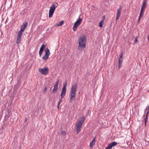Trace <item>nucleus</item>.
<instances>
[{"label":"nucleus","instance_id":"4","mask_svg":"<svg viewBox=\"0 0 149 149\" xmlns=\"http://www.w3.org/2000/svg\"><path fill=\"white\" fill-rule=\"evenodd\" d=\"M45 54L42 57V59L44 61H46L49 58V56L50 54L49 50L48 47H47L45 50Z\"/></svg>","mask_w":149,"mask_h":149},{"label":"nucleus","instance_id":"19","mask_svg":"<svg viewBox=\"0 0 149 149\" xmlns=\"http://www.w3.org/2000/svg\"><path fill=\"white\" fill-rule=\"evenodd\" d=\"M144 11L142 10H141L139 17H140V18H141V17H142L143 16Z\"/></svg>","mask_w":149,"mask_h":149},{"label":"nucleus","instance_id":"5","mask_svg":"<svg viewBox=\"0 0 149 149\" xmlns=\"http://www.w3.org/2000/svg\"><path fill=\"white\" fill-rule=\"evenodd\" d=\"M38 71L41 74L44 75H47L49 72L48 68L47 67L44 68H40Z\"/></svg>","mask_w":149,"mask_h":149},{"label":"nucleus","instance_id":"24","mask_svg":"<svg viewBox=\"0 0 149 149\" xmlns=\"http://www.w3.org/2000/svg\"><path fill=\"white\" fill-rule=\"evenodd\" d=\"M122 61H123V59H120V58H119V63L121 64L122 63Z\"/></svg>","mask_w":149,"mask_h":149},{"label":"nucleus","instance_id":"30","mask_svg":"<svg viewBox=\"0 0 149 149\" xmlns=\"http://www.w3.org/2000/svg\"><path fill=\"white\" fill-rule=\"evenodd\" d=\"M123 57V54H122L120 55V58H120V59H122V58Z\"/></svg>","mask_w":149,"mask_h":149},{"label":"nucleus","instance_id":"26","mask_svg":"<svg viewBox=\"0 0 149 149\" xmlns=\"http://www.w3.org/2000/svg\"><path fill=\"white\" fill-rule=\"evenodd\" d=\"M59 80H58L56 82V84L55 85H56V86H58V84H59Z\"/></svg>","mask_w":149,"mask_h":149},{"label":"nucleus","instance_id":"28","mask_svg":"<svg viewBox=\"0 0 149 149\" xmlns=\"http://www.w3.org/2000/svg\"><path fill=\"white\" fill-rule=\"evenodd\" d=\"M138 40H137V37H136L135 40L134 41V43L135 44L137 42H138Z\"/></svg>","mask_w":149,"mask_h":149},{"label":"nucleus","instance_id":"16","mask_svg":"<svg viewBox=\"0 0 149 149\" xmlns=\"http://www.w3.org/2000/svg\"><path fill=\"white\" fill-rule=\"evenodd\" d=\"M58 89V86L54 85V88L52 91V93H56Z\"/></svg>","mask_w":149,"mask_h":149},{"label":"nucleus","instance_id":"25","mask_svg":"<svg viewBox=\"0 0 149 149\" xmlns=\"http://www.w3.org/2000/svg\"><path fill=\"white\" fill-rule=\"evenodd\" d=\"M149 109V106H147L146 109L145 110V112L147 111V112L148 111V110Z\"/></svg>","mask_w":149,"mask_h":149},{"label":"nucleus","instance_id":"9","mask_svg":"<svg viewBox=\"0 0 149 149\" xmlns=\"http://www.w3.org/2000/svg\"><path fill=\"white\" fill-rule=\"evenodd\" d=\"M27 25V23L26 22H24L23 23L22 25L21 26V28L19 32L22 33L26 29Z\"/></svg>","mask_w":149,"mask_h":149},{"label":"nucleus","instance_id":"17","mask_svg":"<svg viewBox=\"0 0 149 149\" xmlns=\"http://www.w3.org/2000/svg\"><path fill=\"white\" fill-rule=\"evenodd\" d=\"M149 113V111H148L147 112V114H146V117L145 119V121H145V126H146V124L148 121V114Z\"/></svg>","mask_w":149,"mask_h":149},{"label":"nucleus","instance_id":"10","mask_svg":"<svg viewBox=\"0 0 149 149\" xmlns=\"http://www.w3.org/2000/svg\"><path fill=\"white\" fill-rule=\"evenodd\" d=\"M22 34V33L19 32L17 36V38L16 43L17 44H19L21 42V36Z\"/></svg>","mask_w":149,"mask_h":149},{"label":"nucleus","instance_id":"7","mask_svg":"<svg viewBox=\"0 0 149 149\" xmlns=\"http://www.w3.org/2000/svg\"><path fill=\"white\" fill-rule=\"evenodd\" d=\"M82 21V19L79 18V19L77 20L74 23L73 27V29L74 31H75L77 30V27L80 24Z\"/></svg>","mask_w":149,"mask_h":149},{"label":"nucleus","instance_id":"23","mask_svg":"<svg viewBox=\"0 0 149 149\" xmlns=\"http://www.w3.org/2000/svg\"><path fill=\"white\" fill-rule=\"evenodd\" d=\"M47 88L46 87L44 89L43 91V92L44 94H45L46 93V91H47Z\"/></svg>","mask_w":149,"mask_h":149},{"label":"nucleus","instance_id":"14","mask_svg":"<svg viewBox=\"0 0 149 149\" xmlns=\"http://www.w3.org/2000/svg\"><path fill=\"white\" fill-rule=\"evenodd\" d=\"M147 2V0H143L141 10H142L144 11H145L146 5Z\"/></svg>","mask_w":149,"mask_h":149},{"label":"nucleus","instance_id":"8","mask_svg":"<svg viewBox=\"0 0 149 149\" xmlns=\"http://www.w3.org/2000/svg\"><path fill=\"white\" fill-rule=\"evenodd\" d=\"M67 85V83L66 82L63 86L61 94V98H63V97H64L66 93V88Z\"/></svg>","mask_w":149,"mask_h":149},{"label":"nucleus","instance_id":"11","mask_svg":"<svg viewBox=\"0 0 149 149\" xmlns=\"http://www.w3.org/2000/svg\"><path fill=\"white\" fill-rule=\"evenodd\" d=\"M117 143L116 142H113L111 143L108 145L106 148L105 149H110L113 147L117 145Z\"/></svg>","mask_w":149,"mask_h":149},{"label":"nucleus","instance_id":"15","mask_svg":"<svg viewBox=\"0 0 149 149\" xmlns=\"http://www.w3.org/2000/svg\"><path fill=\"white\" fill-rule=\"evenodd\" d=\"M96 137H94L92 141L91 142L90 144V146L91 148H93V146L94 145L95 143Z\"/></svg>","mask_w":149,"mask_h":149},{"label":"nucleus","instance_id":"6","mask_svg":"<svg viewBox=\"0 0 149 149\" xmlns=\"http://www.w3.org/2000/svg\"><path fill=\"white\" fill-rule=\"evenodd\" d=\"M56 8V7L54 4H53L51 5L49 10V17H52Z\"/></svg>","mask_w":149,"mask_h":149},{"label":"nucleus","instance_id":"21","mask_svg":"<svg viewBox=\"0 0 149 149\" xmlns=\"http://www.w3.org/2000/svg\"><path fill=\"white\" fill-rule=\"evenodd\" d=\"M61 134L63 135H65L66 134V132L64 130H62L61 131Z\"/></svg>","mask_w":149,"mask_h":149},{"label":"nucleus","instance_id":"3","mask_svg":"<svg viewBox=\"0 0 149 149\" xmlns=\"http://www.w3.org/2000/svg\"><path fill=\"white\" fill-rule=\"evenodd\" d=\"M77 88V84L72 85L71 91L70 92V102H72L75 100L76 92Z\"/></svg>","mask_w":149,"mask_h":149},{"label":"nucleus","instance_id":"20","mask_svg":"<svg viewBox=\"0 0 149 149\" xmlns=\"http://www.w3.org/2000/svg\"><path fill=\"white\" fill-rule=\"evenodd\" d=\"M64 23V22L63 21H61L59 22L57 24V26H60L62 25Z\"/></svg>","mask_w":149,"mask_h":149},{"label":"nucleus","instance_id":"22","mask_svg":"<svg viewBox=\"0 0 149 149\" xmlns=\"http://www.w3.org/2000/svg\"><path fill=\"white\" fill-rule=\"evenodd\" d=\"M62 99V98H61H61L58 101V105H60L61 103Z\"/></svg>","mask_w":149,"mask_h":149},{"label":"nucleus","instance_id":"12","mask_svg":"<svg viewBox=\"0 0 149 149\" xmlns=\"http://www.w3.org/2000/svg\"><path fill=\"white\" fill-rule=\"evenodd\" d=\"M121 10L122 7H121V5H120V6L119 8H118L117 10V13L116 17V20H117L118 19V18L119 17L120 15Z\"/></svg>","mask_w":149,"mask_h":149},{"label":"nucleus","instance_id":"29","mask_svg":"<svg viewBox=\"0 0 149 149\" xmlns=\"http://www.w3.org/2000/svg\"><path fill=\"white\" fill-rule=\"evenodd\" d=\"M121 67V64L119 63L118 64V68L120 69Z\"/></svg>","mask_w":149,"mask_h":149},{"label":"nucleus","instance_id":"27","mask_svg":"<svg viewBox=\"0 0 149 149\" xmlns=\"http://www.w3.org/2000/svg\"><path fill=\"white\" fill-rule=\"evenodd\" d=\"M59 80H58L56 82V84L55 85H56V86H58V84H59Z\"/></svg>","mask_w":149,"mask_h":149},{"label":"nucleus","instance_id":"2","mask_svg":"<svg viewBox=\"0 0 149 149\" xmlns=\"http://www.w3.org/2000/svg\"><path fill=\"white\" fill-rule=\"evenodd\" d=\"M85 118L84 116L81 117L78 121H77L76 123L75 127L76 128V133L79 134L81 131L83 123L84 122Z\"/></svg>","mask_w":149,"mask_h":149},{"label":"nucleus","instance_id":"13","mask_svg":"<svg viewBox=\"0 0 149 149\" xmlns=\"http://www.w3.org/2000/svg\"><path fill=\"white\" fill-rule=\"evenodd\" d=\"M45 46H46L44 44H43L41 46L39 51V54L40 57L41 56L44 49L45 47Z\"/></svg>","mask_w":149,"mask_h":149},{"label":"nucleus","instance_id":"32","mask_svg":"<svg viewBox=\"0 0 149 149\" xmlns=\"http://www.w3.org/2000/svg\"><path fill=\"white\" fill-rule=\"evenodd\" d=\"M140 18H140V17H139V19H138V22H139V21H140Z\"/></svg>","mask_w":149,"mask_h":149},{"label":"nucleus","instance_id":"18","mask_svg":"<svg viewBox=\"0 0 149 149\" xmlns=\"http://www.w3.org/2000/svg\"><path fill=\"white\" fill-rule=\"evenodd\" d=\"M104 23V19L102 20L99 23V26L100 27H102L103 26V24Z\"/></svg>","mask_w":149,"mask_h":149},{"label":"nucleus","instance_id":"1","mask_svg":"<svg viewBox=\"0 0 149 149\" xmlns=\"http://www.w3.org/2000/svg\"><path fill=\"white\" fill-rule=\"evenodd\" d=\"M86 36L85 34L82 35L79 39L78 42V49L83 50L86 47Z\"/></svg>","mask_w":149,"mask_h":149},{"label":"nucleus","instance_id":"31","mask_svg":"<svg viewBox=\"0 0 149 149\" xmlns=\"http://www.w3.org/2000/svg\"><path fill=\"white\" fill-rule=\"evenodd\" d=\"M59 105H58V106L57 107L58 109H59Z\"/></svg>","mask_w":149,"mask_h":149}]
</instances>
